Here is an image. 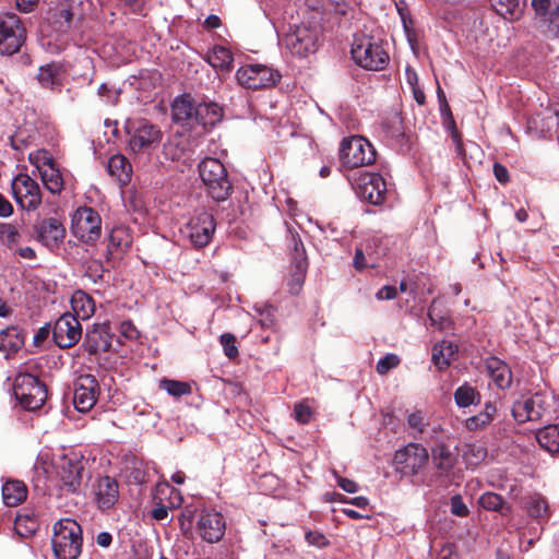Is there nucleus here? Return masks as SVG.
<instances>
[{
  "instance_id": "nucleus-1",
  "label": "nucleus",
  "mask_w": 559,
  "mask_h": 559,
  "mask_svg": "<svg viewBox=\"0 0 559 559\" xmlns=\"http://www.w3.org/2000/svg\"><path fill=\"white\" fill-rule=\"evenodd\" d=\"M57 559H78L82 551V528L72 519H61L53 525L51 539Z\"/></svg>"
},
{
  "instance_id": "nucleus-2",
  "label": "nucleus",
  "mask_w": 559,
  "mask_h": 559,
  "mask_svg": "<svg viewBox=\"0 0 559 559\" xmlns=\"http://www.w3.org/2000/svg\"><path fill=\"white\" fill-rule=\"evenodd\" d=\"M200 177L211 198L225 201L231 192V183L223 163L217 158L206 157L199 165Z\"/></svg>"
},
{
  "instance_id": "nucleus-3",
  "label": "nucleus",
  "mask_w": 559,
  "mask_h": 559,
  "mask_svg": "<svg viewBox=\"0 0 559 559\" xmlns=\"http://www.w3.org/2000/svg\"><path fill=\"white\" fill-rule=\"evenodd\" d=\"M350 52L353 60L367 70H382L389 61V55L382 46L367 35L354 38Z\"/></svg>"
},
{
  "instance_id": "nucleus-4",
  "label": "nucleus",
  "mask_w": 559,
  "mask_h": 559,
  "mask_svg": "<svg viewBox=\"0 0 559 559\" xmlns=\"http://www.w3.org/2000/svg\"><path fill=\"white\" fill-rule=\"evenodd\" d=\"M13 393L20 404L28 411L43 406L47 399L46 385L31 373H17L13 382Z\"/></svg>"
},
{
  "instance_id": "nucleus-5",
  "label": "nucleus",
  "mask_w": 559,
  "mask_h": 559,
  "mask_svg": "<svg viewBox=\"0 0 559 559\" xmlns=\"http://www.w3.org/2000/svg\"><path fill=\"white\" fill-rule=\"evenodd\" d=\"M71 233L85 243H94L102 235V217L90 206H81L71 215Z\"/></svg>"
},
{
  "instance_id": "nucleus-6",
  "label": "nucleus",
  "mask_w": 559,
  "mask_h": 559,
  "mask_svg": "<svg viewBox=\"0 0 559 559\" xmlns=\"http://www.w3.org/2000/svg\"><path fill=\"white\" fill-rule=\"evenodd\" d=\"M132 152H142L159 144L162 131L145 119H127L124 123Z\"/></svg>"
},
{
  "instance_id": "nucleus-7",
  "label": "nucleus",
  "mask_w": 559,
  "mask_h": 559,
  "mask_svg": "<svg viewBox=\"0 0 559 559\" xmlns=\"http://www.w3.org/2000/svg\"><path fill=\"white\" fill-rule=\"evenodd\" d=\"M340 159L345 167H362L376 160V151L365 138L350 136L341 143Z\"/></svg>"
},
{
  "instance_id": "nucleus-8",
  "label": "nucleus",
  "mask_w": 559,
  "mask_h": 559,
  "mask_svg": "<svg viewBox=\"0 0 559 559\" xmlns=\"http://www.w3.org/2000/svg\"><path fill=\"white\" fill-rule=\"evenodd\" d=\"M550 407V396L545 392H536L522 396L512 406V416L519 424L540 420Z\"/></svg>"
},
{
  "instance_id": "nucleus-9",
  "label": "nucleus",
  "mask_w": 559,
  "mask_h": 559,
  "mask_svg": "<svg viewBox=\"0 0 559 559\" xmlns=\"http://www.w3.org/2000/svg\"><path fill=\"white\" fill-rule=\"evenodd\" d=\"M25 40V28L20 17L10 12L0 14V52L13 55Z\"/></svg>"
},
{
  "instance_id": "nucleus-10",
  "label": "nucleus",
  "mask_w": 559,
  "mask_h": 559,
  "mask_svg": "<svg viewBox=\"0 0 559 559\" xmlns=\"http://www.w3.org/2000/svg\"><path fill=\"white\" fill-rule=\"evenodd\" d=\"M537 29L549 39L559 38V4L555 0H532Z\"/></svg>"
},
{
  "instance_id": "nucleus-11",
  "label": "nucleus",
  "mask_w": 559,
  "mask_h": 559,
  "mask_svg": "<svg viewBox=\"0 0 559 559\" xmlns=\"http://www.w3.org/2000/svg\"><path fill=\"white\" fill-rule=\"evenodd\" d=\"M284 44L292 55L307 58L318 49V32L307 25L296 26L285 35Z\"/></svg>"
},
{
  "instance_id": "nucleus-12",
  "label": "nucleus",
  "mask_w": 559,
  "mask_h": 559,
  "mask_svg": "<svg viewBox=\"0 0 559 559\" xmlns=\"http://www.w3.org/2000/svg\"><path fill=\"white\" fill-rule=\"evenodd\" d=\"M237 81L246 88L259 90L273 86L280 81V73L264 64H247L238 69Z\"/></svg>"
},
{
  "instance_id": "nucleus-13",
  "label": "nucleus",
  "mask_w": 559,
  "mask_h": 559,
  "mask_svg": "<svg viewBox=\"0 0 559 559\" xmlns=\"http://www.w3.org/2000/svg\"><path fill=\"white\" fill-rule=\"evenodd\" d=\"M16 203L27 211L36 210L41 203L39 185L27 174H19L11 185Z\"/></svg>"
},
{
  "instance_id": "nucleus-14",
  "label": "nucleus",
  "mask_w": 559,
  "mask_h": 559,
  "mask_svg": "<svg viewBox=\"0 0 559 559\" xmlns=\"http://www.w3.org/2000/svg\"><path fill=\"white\" fill-rule=\"evenodd\" d=\"M428 451L419 443H408L394 455V462L405 475H417L428 462Z\"/></svg>"
},
{
  "instance_id": "nucleus-15",
  "label": "nucleus",
  "mask_w": 559,
  "mask_h": 559,
  "mask_svg": "<svg viewBox=\"0 0 559 559\" xmlns=\"http://www.w3.org/2000/svg\"><path fill=\"white\" fill-rule=\"evenodd\" d=\"M53 465L63 486L72 492L78 491L84 469L81 459L76 454H63L56 459Z\"/></svg>"
},
{
  "instance_id": "nucleus-16",
  "label": "nucleus",
  "mask_w": 559,
  "mask_h": 559,
  "mask_svg": "<svg viewBox=\"0 0 559 559\" xmlns=\"http://www.w3.org/2000/svg\"><path fill=\"white\" fill-rule=\"evenodd\" d=\"M357 195L366 202L379 205L384 202L386 194V185L380 174L364 173L360 174L356 182Z\"/></svg>"
},
{
  "instance_id": "nucleus-17",
  "label": "nucleus",
  "mask_w": 559,
  "mask_h": 559,
  "mask_svg": "<svg viewBox=\"0 0 559 559\" xmlns=\"http://www.w3.org/2000/svg\"><path fill=\"white\" fill-rule=\"evenodd\" d=\"M215 231V222L212 214L202 212L193 216L186 225L185 234L197 248L207 246Z\"/></svg>"
},
{
  "instance_id": "nucleus-18",
  "label": "nucleus",
  "mask_w": 559,
  "mask_h": 559,
  "mask_svg": "<svg viewBox=\"0 0 559 559\" xmlns=\"http://www.w3.org/2000/svg\"><path fill=\"white\" fill-rule=\"evenodd\" d=\"M99 385L92 374H81L74 382L73 405L76 411L86 413L97 402Z\"/></svg>"
},
{
  "instance_id": "nucleus-19",
  "label": "nucleus",
  "mask_w": 559,
  "mask_h": 559,
  "mask_svg": "<svg viewBox=\"0 0 559 559\" xmlns=\"http://www.w3.org/2000/svg\"><path fill=\"white\" fill-rule=\"evenodd\" d=\"M82 336V326L79 319L72 313H64L53 325L52 338L60 348L74 346Z\"/></svg>"
},
{
  "instance_id": "nucleus-20",
  "label": "nucleus",
  "mask_w": 559,
  "mask_h": 559,
  "mask_svg": "<svg viewBox=\"0 0 559 559\" xmlns=\"http://www.w3.org/2000/svg\"><path fill=\"white\" fill-rule=\"evenodd\" d=\"M224 516L215 510H204L198 520V532L207 543L218 542L225 533Z\"/></svg>"
},
{
  "instance_id": "nucleus-21",
  "label": "nucleus",
  "mask_w": 559,
  "mask_h": 559,
  "mask_svg": "<svg viewBox=\"0 0 559 559\" xmlns=\"http://www.w3.org/2000/svg\"><path fill=\"white\" fill-rule=\"evenodd\" d=\"M38 240L50 250L59 248L66 236V228L55 217L43 219L36 227Z\"/></svg>"
},
{
  "instance_id": "nucleus-22",
  "label": "nucleus",
  "mask_w": 559,
  "mask_h": 559,
  "mask_svg": "<svg viewBox=\"0 0 559 559\" xmlns=\"http://www.w3.org/2000/svg\"><path fill=\"white\" fill-rule=\"evenodd\" d=\"M94 496L100 510L112 508L119 498L118 483L109 476L99 477L94 485Z\"/></svg>"
},
{
  "instance_id": "nucleus-23",
  "label": "nucleus",
  "mask_w": 559,
  "mask_h": 559,
  "mask_svg": "<svg viewBox=\"0 0 559 559\" xmlns=\"http://www.w3.org/2000/svg\"><path fill=\"white\" fill-rule=\"evenodd\" d=\"M485 368L489 378L499 389H508L512 383V372L509 366L498 357H488Z\"/></svg>"
},
{
  "instance_id": "nucleus-24",
  "label": "nucleus",
  "mask_w": 559,
  "mask_h": 559,
  "mask_svg": "<svg viewBox=\"0 0 559 559\" xmlns=\"http://www.w3.org/2000/svg\"><path fill=\"white\" fill-rule=\"evenodd\" d=\"M195 108L197 103L190 95L178 96L171 105L173 120L177 123L194 127Z\"/></svg>"
},
{
  "instance_id": "nucleus-25",
  "label": "nucleus",
  "mask_w": 559,
  "mask_h": 559,
  "mask_svg": "<svg viewBox=\"0 0 559 559\" xmlns=\"http://www.w3.org/2000/svg\"><path fill=\"white\" fill-rule=\"evenodd\" d=\"M223 109L216 103L197 104L194 111V126L213 127L222 120Z\"/></svg>"
},
{
  "instance_id": "nucleus-26",
  "label": "nucleus",
  "mask_w": 559,
  "mask_h": 559,
  "mask_svg": "<svg viewBox=\"0 0 559 559\" xmlns=\"http://www.w3.org/2000/svg\"><path fill=\"white\" fill-rule=\"evenodd\" d=\"M107 170L111 177L120 183L126 185L130 181L132 167L127 157L121 154L111 156L107 164Z\"/></svg>"
},
{
  "instance_id": "nucleus-27",
  "label": "nucleus",
  "mask_w": 559,
  "mask_h": 559,
  "mask_svg": "<svg viewBox=\"0 0 559 559\" xmlns=\"http://www.w3.org/2000/svg\"><path fill=\"white\" fill-rule=\"evenodd\" d=\"M457 346L450 341H441L432 348V361L439 369L450 366L455 358Z\"/></svg>"
},
{
  "instance_id": "nucleus-28",
  "label": "nucleus",
  "mask_w": 559,
  "mask_h": 559,
  "mask_svg": "<svg viewBox=\"0 0 559 559\" xmlns=\"http://www.w3.org/2000/svg\"><path fill=\"white\" fill-rule=\"evenodd\" d=\"M27 489L20 480H9L2 486V499L8 507H15L26 499Z\"/></svg>"
},
{
  "instance_id": "nucleus-29",
  "label": "nucleus",
  "mask_w": 559,
  "mask_h": 559,
  "mask_svg": "<svg viewBox=\"0 0 559 559\" xmlns=\"http://www.w3.org/2000/svg\"><path fill=\"white\" fill-rule=\"evenodd\" d=\"M538 444L547 452L559 453V424L548 425L536 433Z\"/></svg>"
},
{
  "instance_id": "nucleus-30",
  "label": "nucleus",
  "mask_w": 559,
  "mask_h": 559,
  "mask_svg": "<svg viewBox=\"0 0 559 559\" xmlns=\"http://www.w3.org/2000/svg\"><path fill=\"white\" fill-rule=\"evenodd\" d=\"M206 61L214 69L229 71L233 66L234 57L228 48L216 45L207 52Z\"/></svg>"
},
{
  "instance_id": "nucleus-31",
  "label": "nucleus",
  "mask_w": 559,
  "mask_h": 559,
  "mask_svg": "<svg viewBox=\"0 0 559 559\" xmlns=\"http://www.w3.org/2000/svg\"><path fill=\"white\" fill-rule=\"evenodd\" d=\"M488 455L487 448L479 441L465 443L462 449V456L468 467H476L481 464Z\"/></svg>"
},
{
  "instance_id": "nucleus-32",
  "label": "nucleus",
  "mask_w": 559,
  "mask_h": 559,
  "mask_svg": "<svg viewBox=\"0 0 559 559\" xmlns=\"http://www.w3.org/2000/svg\"><path fill=\"white\" fill-rule=\"evenodd\" d=\"M24 344V336L16 326H11L0 332V350L12 353L19 350Z\"/></svg>"
},
{
  "instance_id": "nucleus-33",
  "label": "nucleus",
  "mask_w": 559,
  "mask_h": 559,
  "mask_svg": "<svg viewBox=\"0 0 559 559\" xmlns=\"http://www.w3.org/2000/svg\"><path fill=\"white\" fill-rule=\"evenodd\" d=\"M71 304L78 319H88L95 311V302L92 297L81 290L72 296Z\"/></svg>"
},
{
  "instance_id": "nucleus-34",
  "label": "nucleus",
  "mask_w": 559,
  "mask_h": 559,
  "mask_svg": "<svg viewBox=\"0 0 559 559\" xmlns=\"http://www.w3.org/2000/svg\"><path fill=\"white\" fill-rule=\"evenodd\" d=\"M455 461L456 457L449 447L437 444L432 449V462L442 473H449L453 468Z\"/></svg>"
},
{
  "instance_id": "nucleus-35",
  "label": "nucleus",
  "mask_w": 559,
  "mask_h": 559,
  "mask_svg": "<svg viewBox=\"0 0 559 559\" xmlns=\"http://www.w3.org/2000/svg\"><path fill=\"white\" fill-rule=\"evenodd\" d=\"M85 342L87 350L91 354L106 352L110 347V342L104 328H97L86 333Z\"/></svg>"
},
{
  "instance_id": "nucleus-36",
  "label": "nucleus",
  "mask_w": 559,
  "mask_h": 559,
  "mask_svg": "<svg viewBox=\"0 0 559 559\" xmlns=\"http://www.w3.org/2000/svg\"><path fill=\"white\" fill-rule=\"evenodd\" d=\"M496 413L497 407L491 402H487L480 413L466 419L465 427L469 431L479 430L492 421Z\"/></svg>"
},
{
  "instance_id": "nucleus-37",
  "label": "nucleus",
  "mask_w": 559,
  "mask_h": 559,
  "mask_svg": "<svg viewBox=\"0 0 559 559\" xmlns=\"http://www.w3.org/2000/svg\"><path fill=\"white\" fill-rule=\"evenodd\" d=\"M492 5L499 15L509 21L520 19L523 13L521 0H493Z\"/></svg>"
},
{
  "instance_id": "nucleus-38",
  "label": "nucleus",
  "mask_w": 559,
  "mask_h": 559,
  "mask_svg": "<svg viewBox=\"0 0 559 559\" xmlns=\"http://www.w3.org/2000/svg\"><path fill=\"white\" fill-rule=\"evenodd\" d=\"M481 508L489 511L499 512L501 515H508L511 512V507L504 503L502 497L496 492H485L478 500Z\"/></svg>"
},
{
  "instance_id": "nucleus-39",
  "label": "nucleus",
  "mask_w": 559,
  "mask_h": 559,
  "mask_svg": "<svg viewBox=\"0 0 559 559\" xmlns=\"http://www.w3.org/2000/svg\"><path fill=\"white\" fill-rule=\"evenodd\" d=\"M43 183L51 193H59L63 189L62 175L56 163L39 173Z\"/></svg>"
},
{
  "instance_id": "nucleus-40",
  "label": "nucleus",
  "mask_w": 559,
  "mask_h": 559,
  "mask_svg": "<svg viewBox=\"0 0 559 559\" xmlns=\"http://www.w3.org/2000/svg\"><path fill=\"white\" fill-rule=\"evenodd\" d=\"M454 400L459 407H468L480 403V394L475 388L464 383L455 390Z\"/></svg>"
},
{
  "instance_id": "nucleus-41",
  "label": "nucleus",
  "mask_w": 559,
  "mask_h": 559,
  "mask_svg": "<svg viewBox=\"0 0 559 559\" xmlns=\"http://www.w3.org/2000/svg\"><path fill=\"white\" fill-rule=\"evenodd\" d=\"M295 267H296V271L290 275V278L287 284L289 287V292L293 295H297L304 285V281H305V276H306V272H307V267H308L307 259H300L297 262V264H295Z\"/></svg>"
},
{
  "instance_id": "nucleus-42",
  "label": "nucleus",
  "mask_w": 559,
  "mask_h": 559,
  "mask_svg": "<svg viewBox=\"0 0 559 559\" xmlns=\"http://www.w3.org/2000/svg\"><path fill=\"white\" fill-rule=\"evenodd\" d=\"M130 243L131 236L126 227L118 226L111 229L109 235V248L124 250Z\"/></svg>"
},
{
  "instance_id": "nucleus-43",
  "label": "nucleus",
  "mask_w": 559,
  "mask_h": 559,
  "mask_svg": "<svg viewBox=\"0 0 559 559\" xmlns=\"http://www.w3.org/2000/svg\"><path fill=\"white\" fill-rule=\"evenodd\" d=\"M526 509L528 514L536 520H543L548 516L547 502L539 495H534L530 497L526 504Z\"/></svg>"
},
{
  "instance_id": "nucleus-44",
  "label": "nucleus",
  "mask_w": 559,
  "mask_h": 559,
  "mask_svg": "<svg viewBox=\"0 0 559 559\" xmlns=\"http://www.w3.org/2000/svg\"><path fill=\"white\" fill-rule=\"evenodd\" d=\"M159 388L175 397L189 395L191 393V386L189 383L177 380L163 379L159 382Z\"/></svg>"
},
{
  "instance_id": "nucleus-45",
  "label": "nucleus",
  "mask_w": 559,
  "mask_h": 559,
  "mask_svg": "<svg viewBox=\"0 0 559 559\" xmlns=\"http://www.w3.org/2000/svg\"><path fill=\"white\" fill-rule=\"evenodd\" d=\"M28 160L35 166L38 173L56 163L51 154L44 148L31 152L28 154Z\"/></svg>"
},
{
  "instance_id": "nucleus-46",
  "label": "nucleus",
  "mask_w": 559,
  "mask_h": 559,
  "mask_svg": "<svg viewBox=\"0 0 559 559\" xmlns=\"http://www.w3.org/2000/svg\"><path fill=\"white\" fill-rule=\"evenodd\" d=\"M399 13L402 20L403 28L407 38V41L414 52L418 48V38L415 29L413 28V20L402 9H399Z\"/></svg>"
},
{
  "instance_id": "nucleus-47",
  "label": "nucleus",
  "mask_w": 559,
  "mask_h": 559,
  "mask_svg": "<svg viewBox=\"0 0 559 559\" xmlns=\"http://www.w3.org/2000/svg\"><path fill=\"white\" fill-rule=\"evenodd\" d=\"M37 79L44 87L52 88L59 82L57 68L55 66L40 67Z\"/></svg>"
},
{
  "instance_id": "nucleus-48",
  "label": "nucleus",
  "mask_w": 559,
  "mask_h": 559,
  "mask_svg": "<svg viewBox=\"0 0 559 559\" xmlns=\"http://www.w3.org/2000/svg\"><path fill=\"white\" fill-rule=\"evenodd\" d=\"M408 427L416 433L424 432L426 426L428 425V420L426 414L421 411H416L408 415L407 417Z\"/></svg>"
},
{
  "instance_id": "nucleus-49",
  "label": "nucleus",
  "mask_w": 559,
  "mask_h": 559,
  "mask_svg": "<svg viewBox=\"0 0 559 559\" xmlns=\"http://www.w3.org/2000/svg\"><path fill=\"white\" fill-rule=\"evenodd\" d=\"M1 238L11 250H14V247L19 242L20 234L12 224H3L1 226Z\"/></svg>"
},
{
  "instance_id": "nucleus-50",
  "label": "nucleus",
  "mask_w": 559,
  "mask_h": 559,
  "mask_svg": "<svg viewBox=\"0 0 559 559\" xmlns=\"http://www.w3.org/2000/svg\"><path fill=\"white\" fill-rule=\"evenodd\" d=\"M399 364H400V358L397 355L388 354L384 357H382L381 359H379V361L377 362V366H376V370L379 374H385L391 369L397 367Z\"/></svg>"
},
{
  "instance_id": "nucleus-51",
  "label": "nucleus",
  "mask_w": 559,
  "mask_h": 559,
  "mask_svg": "<svg viewBox=\"0 0 559 559\" xmlns=\"http://www.w3.org/2000/svg\"><path fill=\"white\" fill-rule=\"evenodd\" d=\"M221 344L224 348V353L228 358H235L238 355L236 347V337L230 333L221 335Z\"/></svg>"
},
{
  "instance_id": "nucleus-52",
  "label": "nucleus",
  "mask_w": 559,
  "mask_h": 559,
  "mask_svg": "<svg viewBox=\"0 0 559 559\" xmlns=\"http://www.w3.org/2000/svg\"><path fill=\"white\" fill-rule=\"evenodd\" d=\"M305 538L308 545L317 548H323L329 545V539L326 538V536L319 531L306 532Z\"/></svg>"
},
{
  "instance_id": "nucleus-53",
  "label": "nucleus",
  "mask_w": 559,
  "mask_h": 559,
  "mask_svg": "<svg viewBox=\"0 0 559 559\" xmlns=\"http://www.w3.org/2000/svg\"><path fill=\"white\" fill-rule=\"evenodd\" d=\"M119 331L128 340H136L140 336V332L130 320L122 321L119 325Z\"/></svg>"
},
{
  "instance_id": "nucleus-54",
  "label": "nucleus",
  "mask_w": 559,
  "mask_h": 559,
  "mask_svg": "<svg viewBox=\"0 0 559 559\" xmlns=\"http://www.w3.org/2000/svg\"><path fill=\"white\" fill-rule=\"evenodd\" d=\"M451 512L457 516L467 515L468 509L461 496L456 495L451 498Z\"/></svg>"
},
{
  "instance_id": "nucleus-55",
  "label": "nucleus",
  "mask_w": 559,
  "mask_h": 559,
  "mask_svg": "<svg viewBox=\"0 0 559 559\" xmlns=\"http://www.w3.org/2000/svg\"><path fill=\"white\" fill-rule=\"evenodd\" d=\"M295 419L300 424H307L311 417V411L306 404H297L294 409Z\"/></svg>"
},
{
  "instance_id": "nucleus-56",
  "label": "nucleus",
  "mask_w": 559,
  "mask_h": 559,
  "mask_svg": "<svg viewBox=\"0 0 559 559\" xmlns=\"http://www.w3.org/2000/svg\"><path fill=\"white\" fill-rule=\"evenodd\" d=\"M397 289L395 286L385 285L378 290L376 298L378 300H392L396 297Z\"/></svg>"
},
{
  "instance_id": "nucleus-57",
  "label": "nucleus",
  "mask_w": 559,
  "mask_h": 559,
  "mask_svg": "<svg viewBox=\"0 0 559 559\" xmlns=\"http://www.w3.org/2000/svg\"><path fill=\"white\" fill-rule=\"evenodd\" d=\"M337 485L346 492L354 493L358 490V485L348 478L336 476Z\"/></svg>"
},
{
  "instance_id": "nucleus-58",
  "label": "nucleus",
  "mask_w": 559,
  "mask_h": 559,
  "mask_svg": "<svg viewBox=\"0 0 559 559\" xmlns=\"http://www.w3.org/2000/svg\"><path fill=\"white\" fill-rule=\"evenodd\" d=\"M293 242H294L293 260H294V263L297 264V262L300 259H306L305 248H304L301 240L299 238H297L296 236H293Z\"/></svg>"
},
{
  "instance_id": "nucleus-59",
  "label": "nucleus",
  "mask_w": 559,
  "mask_h": 559,
  "mask_svg": "<svg viewBox=\"0 0 559 559\" xmlns=\"http://www.w3.org/2000/svg\"><path fill=\"white\" fill-rule=\"evenodd\" d=\"M493 174L499 182L504 183L509 180V173H508L507 168L504 166H502L501 164L493 165Z\"/></svg>"
},
{
  "instance_id": "nucleus-60",
  "label": "nucleus",
  "mask_w": 559,
  "mask_h": 559,
  "mask_svg": "<svg viewBox=\"0 0 559 559\" xmlns=\"http://www.w3.org/2000/svg\"><path fill=\"white\" fill-rule=\"evenodd\" d=\"M37 3L38 0H16L17 9L24 13L32 12L37 5Z\"/></svg>"
},
{
  "instance_id": "nucleus-61",
  "label": "nucleus",
  "mask_w": 559,
  "mask_h": 559,
  "mask_svg": "<svg viewBox=\"0 0 559 559\" xmlns=\"http://www.w3.org/2000/svg\"><path fill=\"white\" fill-rule=\"evenodd\" d=\"M12 213V204L2 194H0V217H8Z\"/></svg>"
},
{
  "instance_id": "nucleus-62",
  "label": "nucleus",
  "mask_w": 559,
  "mask_h": 559,
  "mask_svg": "<svg viewBox=\"0 0 559 559\" xmlns=\"http://www.w3.org/2000/svg\"><path fill=\"white\" fill-rule=\"evenodd\" d=\"M405 75H406V83L409 85L411 88L418 86V75H417V72L413 68L406 67Z\"/></svg>"
},
{
  "instance_id": "nucleus-63",
  "label": "nucleus",
  "mask_w": 559,
  "mask_h": 559,
  "mask_svg": "<svg viewBox=\"0 0 559 559\" xmlns=\"http://www.w3.org/2000/svg\"><path fill=\"white\" fill-rule=\"evenodd\" d=\"M112 542V536L108 532H102L96 536V543L98 546L107 548Z\"/></svg>"
},
{
  "instance_id": "nucleus-64",
  "label": "nucleus",
  "mask_w": 559,
  "mask_h": 559,
  "mask_svg": "<svg viewBox=\"0 0 559 559\" xmlns=\"http://www.w3.org/2000/svg\"><path fill=\"white\" fill-rule=\"evenodd\" d=\"M152 516L157 521L165 520L168 516V507L158 504L153 509Z\"/></svg>"
}]
</instances>
